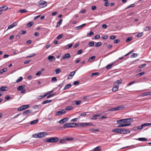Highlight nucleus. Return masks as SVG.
<instances>
[{"label": "nucleus", "instance_id": "nucleus-1", "mask_svg": "<svg viewBox=\"0 0 151 151\" xmlns=\"http://www.w3.org/2000/svg\"><path fill=\"white\" fill-rule=\"evenodd\" d=\"M59 138L57 137H53L45 139V141L47 142L54 143L58 142Z\"/></svg>", "mask_w": 151, "mask_h": 151}, {"label": "nucleus", "instance_id": "nucleus-2", "mask_svg": "<svg viewBox=\"0 0 151 151\" xmlns=\"http://www.w3.org/2000/svg\"><path fill=\"white\" fill-rule=\"evenodd\" d=\"M66 112V111L65 109H62L60 111H57L55 114L56 116H58L60 115H63L65 114Z\"/></svg>", "mask_w": 151, "mask_h": 151}, {"label": "nucleus", "instance_id": "nucleus-3", "mask_svg": "<svg viewBox=\"0 0 151 151\" xmlns=\"http://www.w3.org/2000/svg\"><path fill=\"white\" fill-rule=\"evenodd\" d=\"M29 106L28 104L22 106L18 109V111H20L24 110L29 107Z\"/></svg>", "mask_w": 151, "mask_h": 151}, {"label": "nucleus", "instance_id": "nucleus-4", "mask_svg": "<svg viewBox=\"0 0 151 151\" xmlns=\"http://www.w3.org/2000/svg\"><path fill=\"white\" fill-rule=\"evenodd\" d=\"M122 83V80L121 79H120L118 80L115 81L114 83V86L115 87H118L119 88V86Z\"/></svg>", "mask_w": 151, "mask_h": 151}, {"label": "nucleus", "instance_id": "nucleus-5", "mask_svg": "<svg viewBox=\"0 0 151 151\" xmlns=\"http://www.w3.org/2000/svg\"><path fill=\"white\" fill-rule=\"evenodd\" d=\"M130 132V131L129 129L121 128L120 134H124L129 133Z\"/></svg>", "mask_w": 151, "mask_h": 151}, {"label": "nucleus", "instance_id": "nucleus-6", "mask_svg": "<svg viewBox=\"0 0 151 151\" xmlns=\"http://www.w3.org/2000/svg\"><path fill=\"white\" fill-rule=\"evenodd\" d=\"M40 5H42V7H44L47 6V2L44 1H40L38 2Z\"/></svg>", "mask_w": 151, "mask_h": 151}, {"label": "nucleus", "instance_id": "nucleus-7", "mask_svg": "<svg viewBox=\"0 0 151 151\" xmlns=\"http://www.w3.org/2000/svg\"><path fill=\"white\" fill-rule=\"evenodd\" d=\"M47 133L45 132H42L39 133V138L45 137L47 135Z\"/></svg>", "mask_w": 151, "mask_h": 151}, {"label": "nucleus", "instance_id": "nucleus-8", "mask_svg": "<svg viewBox=\"0 0 151 151\" xmlns=\"http://www.w3.org/2000/svg\"><path fill=\"white\" fill-rule=\"evenodd\" d=\"M32 111V110H27L23 112L22 114L24 116H25L31 113Z\"/></svg>", "mask_w": 151, "mask_h": 151}, {"label": "nucleus", "instance_id": "nucleus-9", "mask_svg": "<svg viewBox=\"0 0 151 151\" xmlns=\"http://www.w3.org/2000/svg\"><path fill=\"white\" fill-rule=\"evenodd\" d=\"M133 121V119H132L127 118L124 119V123H129L132 122Z\"/></svg>", "mask_w": 151, "mask_h": 151}, {"label": "nucleus", "instance_id": "nucleus-10", "mask_svg": "<svg viewBox=\"0 0 151 151\" xmlns=\"http://www.w3.org/2000/svg\"><path fill=\"white\" fill-rule=\"evenodd\" d=\"M68 119L67 118H64L61 120H60L59 123L61 124H62L65 122H67L68 121Z\"/></svg>", "mask_w": 151, "mask_h": 151}, {"label": "nucleus", "instance_id": "nucleus-11", "mask_svg": "<svg viewBox=\"0 0 151 151\" xmlns=\"http://www.w3.org/2000/svg\"><path fill=\"white\" fill-rule=\"evenodd\" d=\"M71 125V123H67L64 124L63 127V128L64 129H65L67 128L71 127L72 126Z\"/></svg>", "mask_w": 151, "mask_h": 151}, {"label": "nucleus", "instance_id": "nucleus-12", "mask_svg": "<svg viewBox=\"0 0 151 151\" xmlns=\"http://www.w3.org/2000/svg\"><path fill=\"white\" fill-rule=\"evenodd\" d=\"M17 24V23L16 22H13L12 24H11L10 25H9L8 27V29H11L13 27H14L16 26Z\"/></svg>", "mask_w": 151, "mask_h": 151}, {"label": "nucleus", "instance_id": "nucleus-13", "mask_svg": "<svg viewBox=\"0 0 151 151\" xmlns=\"http://www.w3.org/2000/svg\"><path fill=\"white\" fill-rule=\"evenodd\" d=\"M151 95V91H149L143 93L141 95V96L144 97L146 96H149Z\"/></svg>", "mask_w": 151, "mask_h": 151}, {"label": "nucleus", "instance_id": "nucleus-14", "mask_svg": "<svg viewBox=\"0 0 151 151\" xmlns=\"http://www.w3.org/2000/svg\"><path fill=\"white\" fill-rule=\"evenodd\" d=\"M70 57V53H67L65 54L64 56H63L62 58L63 59H65L67 58H68Z\"/></svg>", "mask_w": 151, "mask_h": 151}, {"label": "nucleus", "instance_id": "nucleus-15", "mask_svg": "<svg viewBox=\"0 0 151 151\" xmlns=\"http://www.w3.org/2000/svg\"><path fill=\"white\" fill-rule=\"evenodd\" d=\"M121 128H116L113 129L112 132H113L117 133L120 134Z\"/></svg>", "mask_w": 151, "mask_h": 151}, {"label": "nucleus", "instance_id": "nucleus-16", "mask_svg": "<svg viewBox=\"0 0 151 151\" xmlns=\"http://www.w3.org/2000/svg\"><path fill=\"white\" fill-rule=\"evenodd\" d=\"M47 59L50 61H52L53 60H55V57L52 55H50L47 58Z\"/></svg>", "mask_w": 151, "mask_h": 151}, {"label": "nucleus", "instance_id": "nucleus-17", "mask_svg": "<svg viewBox=\"0 0 151 151\" xmlns=\"http://www.w3.org/2000/svg\"><path fill=\"white\" fill-rule=\"evenodd\" d=\"M131 125L130 123L128 124H120L118 125L117 126V127H124L128 126Z\"/></svg>", "mask_w": 151, "mask_h": 151}, {"label": "nucleus", "instance_id": "nucleus-18", "mask_svg": "<svg viewBox=\"0 0 151 151\" xmlns=\"http://www.w3.org/2000/svg\"><path fill=\"white\" fill-rule=\"evenodd\" d=\"M25 86L24 85L19 86L17 87V90L18 91H21L25 87Z\"/></svg>", "mask_w": 151, "mask_h": 151}, {"label": "nucleus", "instance_id": "nucleus-19", "mask_svg": "<svg viewBox=\"0 0 151 151\" xmlns=\"http://www.w3.org/2000/svg\"><path fill=\"white\" fill-rule=\"evenodd\" d=\"M63 20L62 19H60L59 21L58 22L56 26V27H58L60 26L62 23Z\"/></svg>", "mask_w": 151, "mask_h": 151}, {"label": "nucleus", "instance_id": "nucleus-20", "mask_svg": "<svg viewBox=\"0 0 151 151\" xmlns=\"http://www.w3.org/2000/svg\"><path fill=\"white\" fill-rule=\"evenodd\" d=\"M117 110H120L123 109L125 108L124 106L123 105H121L118 107H116Z\"/></svg>", "mask_w": 151, "mask_h": 151}, {"label": "nucleus", "instance_id": "nucleus-21", "mask_svg": "<svg viewBox=\"0 0 151 151\" xmlns=\"http://www.w3.org/2000/svg\"><path fill=\"white\" fill-rule=\"evenodd\" d=\"M38 120L37 119L34 120L30 122V124L31 125L35 124L38 123Z\"/></svg>", "mask_w": 151, "mask_h": 151}, {"label": "nucleus", "instance_id": "nucleus-22", "mask_svg": "<svg viewBox=\"0 0 151 151\" xmlns=\"http://www.w3.org/2000/svg\"><path fill=\"white\" fill-rule=\"evenodd\" d=\"M71 86V84L69 83L67 84L64 87V88L63 90H65L67 89H68L70 88Z\"/></svg>", "mask_w": 151, "mask_h": 151}, {"label": "nucleus", "instance_id": "nucleus-23", "mask_svg": "<svg viewBox=\"0 0 151 151\" xmlns=\"http://www.w3.org/2000/svg\"><path fill=\"white\" fill-rule=\"evenodd\" d=\"M7 87L5 86H2L0 88L1 91H5L7 90Z\"/></svg>", "mask_w": 151, "mask_h": 151}, {"label": "nucleus", "instance_id": "nucleus-24", "mask_svg": "<svg viewBox=\"0 0 151 151\" xmlns=\"http://www.w3.org/2000/svg\"><path fill=\"white\" fill-rule=\"evenodd\" d=\"M27 12V11L25 9H21L20 10H19L18 11V12L19 13H23Z\"/></svg>", "mask_w": 151, "mask_h": 151}, {"label": "nucleus", "instance_id": "nucleus-25", "mask_svg": "<svg viewBox=\"0 0 151 151\" xmlns=\"http://www.w3.org/2000/svg\"><path fill=\"white\" fill-rule=\"evenodd\" d=\"M89 131L92 132L94 133L96 132H98L99 131V130L98 129H95L93 128H91L90 129Z\"/></svg>", "mask_w": 151, "mask_h": 151}, {"label": "nucleus", "instance_id": "nucleus-26", "mask_svg": "<svg viewBox=\"0 0 151 151\" xmlns=\"http://www.w3.org/2000/svg\"><path fill=\"white\" fill-rule=\"evenodd\" d=\"M32 137H33L37 138H39V133L37 134H34L32 135Z\"/></svg>", "mask_w": 151, "mask_h": 151}, {"label": "nucleus", "instance_id": "nucleus-27", "mask_svg": "<svg viewBox=\"0 0 151 151\" xmlns=\"http://www.w3.org/2000/svg\"><path fill=\"white\" fill-rule=\"evenodd\" d=\"M51 100H46L43 101L42 103V104H45L48 103H50L52 101Z\"/></svg>", "mask_w": 151, "mask_h": 151}, {"label": "nucleus", "instance_id": "nucleus-28", "mask_svg": "<svg viewBox=\"0 0 151 151\" xmlns=\"http://www.w3.org/2000/svg\"><path fill=\"white\" fill-rule=\"evenodd\" d=\"M116 122L117 124H122L124 123V119L119 120L117 121Z\"/></svg>", "mask_w": 151, "mask_h": 151}, {"label": "nucleus", "instance_id": "nucleus-29", "mask_svg": "<svg viewBox=\"0 0 151 151\" xmlns=\"http://www.w3.org/2000/svg\"><path fill=\"white\" fill-rule=\"evenodd\" d=\"M101 148L100 146H98L93 150V151H100Z\"/></svg>", "mask_w": 151, "mask_h": 151}, {"label": "nucleus", "instance_id": "nucleus-30", "mask_svg": "<svg viewBox=\"0 0 151 151\" xmlns=\"http://www.w3.org/2000/svg\"><path fill=\"white\" fill-rule=\"evenodd\" d=\"M145 74V73L144 72H142L141 73H139L137 74L136 76L137 77H139L142 76Z\"/></svg>", "mask_w": 151, "mask_h": 151}, {"label": "nucleus", "instance_id": "nucleus-31", "mask_svg": "<svg viewBox=\"0 0 151 151\" xmlns=\"http://www.w3.org/2000/svg\"><path fill=\"white\" fill-rule=\"evenodd\" d=\"M95 56H93L90 58L88 59V61L89 62H91L93 60H95Z\"/></svg>", "mask_w": 151, "mask_h": 151}, {"label": "nucleus", "instance_id": "nucleus-32", "mask_svg": "<svg viewBox=\"0 0 151 151\" xmlns=\"http://www.w3.org/2000/svg\"><path fill=\"white\" fill-rule=\"evenodd\" d=\"M73 109V107L71 106H68L67 107L65 108V111H70L72 109Z\"/></svg>", "mask_w": 151, "mask_h": 151}, {"label": "nucleus", "instance_id": "nucleus-33", "mask_svg": "<svg viewBox=\"0 0 151 151\" xmlns=\"http://www.w3.org/2000/svg\"><path fill=\"white\" fill-rule=\"evenodd\" d=\"M2 8L3 10H2L3 11H5L7 10L8 9L7 7L6 6H4L0 7V9Z\"/></svg>", "mask_w": 151, "mask_h": 151}, {"label": "nucleus", "instance_id": "nucleus-34", "mask_svg": "<svg viewBox=\"0 0 151 151\" xmlns=\"http://www.w3.org/2000/svg\"><path fill=\"white\" fill-rule=\"evenodd\" d=\"M7 70V69L6 68H4L0 70V74H2L4 72H6Z\"/></svg>", "mask_w": 151, "mask_h": 151}, {"label": "nucleus", "instance_id": "nucleus-35", "mask_svg": "<svg viewBox=\"0 0 151 151\" xmlns=\"http://www.w3.org/2000/svg\"><path fill=\"white\" fill-rule=\"evenodd\" d=\"M59 142L60 144H64L66 142L65 139H60L59 140Z\"/></svg>", "mask_w": 151, "mask_h": 151}, {"label": "nucleus", "instance_id": "nucleus-36", "mask_svg": "<svg viewBox=\"0 0 151 151\" xmlns=\"http://www.w3.org/2000/svg\"><path fill=\"white\" fill-rule=\"evenodd\" d=\"M80 127H86V123H79Z\"/></svg>", "mask_w": 151, "mask_h": 151}, {"label": "nucleus", "instance_id": "nucleus-37", "mask_svg": "<svg viewBox=\"0 0 151 151\" xmlns=\"http://www.w3.org/2000/svg\"><path fill=\"white\" fill-rule=\"evenodd\" d=\"M147 139L145 138L142 137V138H139L138 139V140L140 141H146L147 140Z\"/></svg>", "mask_w": 151, "mask_h": 151}, {"label": "nucleus", "instance_id": "nucleus-38", "mask_svg": "<svg viewBox=\"0 0 151 151\" xmlns=\"http://www.w3.org/2000/svg\"><path fill=\"white\" fill-rule=\"evenodd\" d=\"M33 24V22H30L28 23L27 25V27H31Z\"/></svg>", "mask_w": 151, "mask_h": 151}, {"label": "nucleus", "instance_id": "nucleus-39", "mask_svg": "<svg viewBox=\"0 0 151 151\" xmlns=\"http://www.w3.org/2000/svg\"><path fill=\"white\" fill-rule=\"evenodd\" d=\"M117 109L116 107L115 108H112L109 109L108 110V111H117Z\"/></svg>", "mask_w": 151, "mask_h": 151}, {"label": "nucleus", "instance_id": "nucleus-40", "mask_svg": "<svg viewBox=\"0 0 151 151\" xmlns=\"http://www.w3.org/2000/svg\"><path fill=\"white\" fill-rule=\"evenodd\" d=\"M102 45V43L101 42H97L95 45V46L96 47H99Z\"/></svg>", "mask_w": 151, "mask_h": 151}, {"label": "nucleus", "instance_id": "nucleus-41", "mask_svg": "<svg viewBox=\"0 0 151 151\" xmlns=\"http://www.w3.org/2000/svg\"><path fill=\"white\" fill-rule=\"evenodd\" d=\"M86 24H83L79 26H78V27H76V28L77 29H81L83 26L85 25Z\"/></svg>", "mask_w": 151, "mask_h": 151}, {"label": "nucleus", "instance_id": "nucleus-42", "mask_svg": "<svg viewBox=\"0 0 151 151\" xmlns=\"http://www.w3.org/2000/svg\"><path fill=\"white\" fill-rule=\"evenodd\" d=\"M151 125V123H144L142 124V126L143 127V128L145 126H148L150 125Z\"/></svg>", "mask_w": 151, "mask_h": 151}, {"label": "nucleus", "instance_id": "nucleus-43", "mask_svg": "<svg viewBox=\"0 0 151 151\" xmlns=\"http://www.w3.org/2000/svg\"><path fill=\"white\" fill-rule=\"evenodd\" d=\"M118 88H119L118 87H117L114 86L112 88V90L114 92H116L118 90Z\"/></svg>", "mask_w": 151, "mask_h": 151}, {"label": "nucleus", "instance_id": "nucleus-44", "mask_svg": "<svg viewBox=\"0 0 151 151\" xmlns=\"http://www.w3.org/2000/svg\"><path fill=\"white\" fill-rule=\"evenodd\" d=\"M73 45L72 43H70V44H68L67 46L65 48H66V49H68L69 48H70Z\"/></svg>", "mask_w": 151, "mask_h": 151}, {"label": "nucleus", "instance_id": "nucleus-45", "mask_svg": "<svg viewBox=\"0 0 151 151\" xmlns=\"http://www.w3.org/2000/svg\"><path fill=\"white\" fill-rule=\"evenodd\" d=\"M113 64L112 63L111 64L108 65L106 66V68L107 69H109L112 67V66L113 65Z\"/></svg>", "mask_w": 151, "mask_h": 151}, {"label": "nucleus", "instance_id": "nucleus-46", "mask_svg": "<svg viewBox=\"0 0 151 151\" xmlns=\"http://www.w3.org/2000/svg\"><path fill=\"white\" fill-rule=\"evenodd\" d=\"M76 71H76H72V72H71L70 73V74L69 75V76H70L73 77L74 75L75 74Z\"/></svg>", "mask_w": 151, "mask_h": 151}, {"label": "nucleus", "instance_id": "nucleus-47", "mask_svg": "<svg viewBox=\"0 0 151 151\" xmlns=\"http://www.w3.org/2000/svg\"><path fill=\"white\" fill-rule=\"evenodd\" d=\"M26 32L25 30H21L19 32V34L20 35H23L25 34Z\"/></svg>", "mask_w": 151, "mask_h": 151}, {"label": "nucleus", "instance_id": "nucleus-48", "mask_svg": "<svg viewBox=\"0 0 151 151\" xmlns=\"http://www.w3.org/2000/svg\"><path fill=\"white\" fill-rule=\"evenodd\" d=\"M75 104L76 105H79L80 104L81 101L80 100L76 101H75Z\"/></svg>", "mask_w": 151, "mask_h": 151}, {"label": "nucleus", "instance_id": "nucleus-49", "mask_svg": "<svg viewBox=\"0 0 151 151\" xmlns=\"http://www.w3.org/2000/svg\"><path fill=\"white\" fill-rule=\"evenodd\" d=\"M55 71L56 73L57 74H58L60 73L61 70H60V69L59 68H57L55 69Z\"/></svg>", "mask_w": 151, "mask_h": 151}, {"label": "nucleus", "instance_id": "nucleus-50", "mask_svg": "<svg viewBox=\"0 0 151 151\" xmlns=\"http://www.w3.org/2000/svg\"><path fill=\"white\" fill-rule=\"evenodd\" d=\"M138 55L137 54L134 53L131 56V58H135Z\"/></svg>", "mask_w": 151, "mask_h": 151}, {"label": "nucleus", "instance_id": "nucleus-51", "mask_svg": "<svg viewBox=\"0 0 151 151\" xmlns=\"http://www.w3.org/2000/svg\"><path fill=\"white\" fill-rule=\"evenodd\" d=\"M23 79V78L22 77H19V78H18L17 80H16V82L17 83L21 81Z\"/></svg>", "mask_w": 151, "mask_h": 151}, {"label": "nucleus", "instance_id": "nucleus-52", "mask_svg": "<svg viewBox=\"0 0 151 151\" xmlns=\"http://www.w3.org/2000/svg\"><path fill=\"white\" fill-rule=\"evenodd\" d=\"M94 45V42L93 41H91V42H90L88 43V45L90 47H92Z\"/></svg>", "mask_w": 151, "mask_h": 151}, {"label": "nucleus", "instance_id": "nucleus-53", "mask_svg": "<svg viewBox=\"0 0 151 151\" xmlns=\"http://www.w3.org/2000/svg\"><path fill=\"white\" fill-rule=\"evenodd\" d=\"M132 39V38L131 37H128L126 40V41L127 42H129L130 41H131Z\"/></svg>", "mask_w": 151, "mask_h": 151}, {"label": "nucleus", "instance_id": "nucleus-54", "mask_svg": "<svg viewBox=\"0 0 151 151\" xmlns=\"http://www.w3.org/2000/svg\"><path fill=\"white\" fill-rule=\"evenodd\" d=\"M99 73L98 72L93 73L91 74V76H96L99 75Z\"/></svg>", "mask_w": 151, "mask_h": 151}, {"label": "nucleus", "instance_id": "nucleus-55", "mask_svg": "<svg viewBox=\"0 0 151 151\" xmlns=\"http://www.w3.org/2000/svg\"><path fill=\"white\" fill-rule=\"evenodd\" d=\"M143 32H142L138 34L137 35V37H142L143 35Z\"/></svg>", "mask_w": 151, "mask_h": 151}, {"label": "nucleus", "instance_id": "nucleus-56", "mask_svg": "<svg viewBox=\"0 0 151 151\" xmlns=\"http://www.w3.org/2000/svg\"><path fill=\"white\" fill-rule=\"evenodd\" d=\"M146 65V64L145 63L142 64L139 66V68H142Z\"/></svg>", "mask_w": 151, "mask_h": 151}, {"label": "nucleus", "instance_id": "nucleus-57", "mask_svg": "<svg viewBox=\"0 0 151 151\" xmlns=\"http://www.w3.org/2000/svg\"><path fill=\"white\" fill-rule=\"evenodd\" d=\"M63 36V34H60L57 37V39L59 40L61 39Z\"/></svg>", "mask_w": 151, "mask_h": 151}, {"label": "nucleus", "instance_id": "nucleus-58", "mask_svg": "<svg viewBox=\"0 0 151 151\" xmlns=\"http://www.w3.org/2000/svg\"><path fill=\"white\" fill-rule=\"evenodd\" d=\"M57 81V79L56 77H52L51 79V81L52 82L53 81L56 82Z\"/></svg>", "mask_w": 151, "mask_h": 151}, {"label": "nucleus", "instance_id": "nucleus-59", "mask_svg": "<svg viewBox=\"0 0 151 151\" xmlns=\"http://www.w3.org/2000/svg\"><path fill=\"white\" fill-rule=\"evenodd\" d=\"M88 112H83L81 114L80 116H86L87 113H88Z\"/></svg>", "mask_w": 151, "mask_h": 151}, {"label": "nucleus", "instance_id": "nucleus-60", "mask_svg": "<svg viewBox=\"0 0 151 151\" xmlns=\"http://www.w3.org/2000/svg\"><path fill=\"white\" fill-rule=\"evenodd\" d=\"M35 53H32V54H31L30 55H29L28 56L26 57V58H30V57H32L33 56H35Z\"/></svg>", "mask_w": 151, "mask_h": 151}, {"label": "nucleus", "instance_id": "nucleus-61", "mask_svg": "<svg viewBox=\"0 0 151 151\" xmlns=\"http://www.w3.org/2000/svg\"><path fill=\"white\" fill-rule=\"evenodd\" d=\"M136 128H137L138 130L141 129L143 128L142 124L140 126H138L136 127Z\"/></svg>", "mask_w": 151, "mask_h": 151}, {"label": "nucleus", "instance_id": "nucleus-62", "mask_svg": "<svg viewBox=\"0 0 151 151\" xmlns=\"http://www.w3.org/2000/svg\"><path fill=\"white\" fill-rule=\"evenodd\" d=\"M5 98L6 99L8 100L11 99V96L9 95H6L5 96Z\"/></svg>", "mask_w": 151, "mask_h": 151}, {"label": "nucleus", "instance_id": "nucleus-63", "mask_svg": "<svg viewBox=\"0 0 151 151\" xmlns=\"http://www.w3.org/2000/svg\"><path fill=\"white\" fill-rule=\"evenodd\" d=\"M83 52V50L82 49H80L78 50L77 52V55H80Z\"/></svg>", "mask_w": 151, "mask_h": 151}, {"label": "nucleus", "instance_id": "nucleus-64", "mask_svg": "<svg viewBox=\"0 0 151 151\" xmlns=\"http://www.w3.org/2000/svg\"><path fill=\"white\" fill-rule=\"evenodd\" d=\"M108 38V36L106 35H105L104 36H102V39L104 40H106Z\"/></svg>", "mask_w": 151, "mask_h": 151}]
</instances>
